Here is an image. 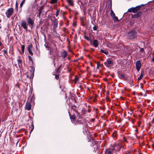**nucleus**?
<instances>
[{
  "instance_id": "obj_42",
  "label": "nucleus",
  "mask_w": 154,
  "mask_h": 154,
  "mask_svg": "<svg viewBox=\"0 0 154 154\" xmlns=\"http://www.w3.org/2000/svg\"><path fill=\"white\" fill-rule=\"evenodd\" d=\"M78 79L76 77H75V79H74V82H75V83L76 82L78 81Z\"/></svg>"
},
{
  "instance_id": "obj_32",
  "label": "nucleus",
  "mask_w": 154,
  "mask_h": 154,
  "mask_svg": "<svg viewBox=\"0 0 154 154\" xmlns=\"http://www.w3.org/2000/svg\"><path fill=\"white\" fill-rule=\"evenodd\" d=\"M54 36L56 37H58L59 36V35L57 33V31L56 32L54 31Z\"/></svg>"
},
{
  "instance_id": "obj_47",
  "label": "nucleus",
  "mask_w": 154,
  "mask_h": 154,
  "mask_svg": "<svg viewBox=\"0 0 154 154\" xmlns=\"http://www.w3.org/2000/svg\"><path fill=\"white\" fill-rule=\"evenodd\" d=\"M72 109H73L74 108H77V106H76L75 105H73L72 106Z\"/></svg>"
},
{
  "instance_id": "obj_50",
  "label": "nucleus",
  "mask_w": 154,
  "mask_h": 154,
  "mask_svg": "<svg viewBox=\"0 0 154 154\" xmlns=\"http://www.w3.org/2000/svg\"><path fill=\"white\" fill-rule=\"evenodd\" d=\"M46 48H48V50H49V49H50V48L49 46H47L46 47Z\"/></svg>"
},
{
  "instance_id": "obj_11",
  "label": "nucleus",
  "mask_w": 154,
  "mask_h": 154,
  "mask_svg": "<svg viewBox=\"0 0 154 154\" xmlns=\"http://www.w3.org/2000/svg\"><path fill=\"white\" fill-rule=\"evenodd\" d=\"M110 14L112 17L113 19L115 22L118 21V18L117 17L115 16V14L113 11L111 10V11Z\"/></svg>"
},
{
  "instance_id": "obj_18",
  "label": "nucleus",
  "mask_w": 154,
  "mask_h": 154,
  "mask_svg": "<svg viewBox=\"0 0 154 154\" xmlns=\"http://www.w3.org/2000/svg\"><path fill=\"white\" fill-rule=\"evenodd\" d=\"M73 111H74L75 112V113L76 114V115L77 117L79 118H82L80 113L76 111L75 109H73Z\"/></svg>"
},
{
  "instance_id": "obj_48",
  "label": "nucleus",
  "mask_w": 154,
  "mask_h": 154,
  "mask_svg": "<svg viewBox=\"0 0 154 154\" xmlns=\"http://www.w3.org/2000/svg\"><path fill=\"white\" fill-rule=\"evenodd\" d=\"M137 95H139L142 96L143 95V93L142 92H140L139 94H137Z\"/></svg>"
},
{
  "instance_id": "obj_14",
  "label": "nucleus",
  "mask_w": 154,
  "mask_h": 154,
  "mask_svg": "<svg viewBox=\"0 0 154 154\" xmlns=\"http://www.w3.org/2000/svg\"><path fill=\"white\" fill-rule=\"evenodd\" d=\"M143 14L142 11H139L136 14H134L132 16V17L134 18H138Z\"/></svg>"
},
{
  "instance_id": "obj_39",
  "label": "nucleus",
  "mask_w": 154,
  "mask_h": 154,
  "mask_svg": "<svg viewBox=\"0 0 154 154\" xmlns=\"http://www.w3.org/2000/svg\"><path fill=\"white\" fill-rule=\"evenodd\" d=\"M55 79L57 80L58 79H59V75H55Z\"/></svg>"
},
{
  "instance_id": "obj_34",
  "label": "nucleus",
  "mask_w": 154,
  "mask_h": 154,
  "mask_svg": "<svg viewBox=\"0 0 154 154\" xmlns=\"http://www.w3.org/2000/svg\"><path fill=\"white\" fill-rule=\"evenodd\" d=\"M21 49L22 52L23 53L25 49V46L24 45H21Z\"/></svg>"
},
{
  "instance_id": "obj_25",
  "label": "nucleus",
  "mask_w": 154,
  "mask_h": 154,
  "mask_svg": "<svg viewBox=\"0 0 154 154\" xmlns=\"http://www.w3.org/2000/svg\"><path fill=\"white\" fill-rule=\"evenodd\" d=\"M112 152L110 149H108L105 152V154H112Z\"/></svg>"
},
{
  "instance_id": "obj_6",
  "label": "nucleus",
  "mask_w": 154,
  "mask_h": 154,
  "mask_svg": "<svg viewBox=\"0 0 154 154\" xmlns=\"http://www.w3.org/2000/svg\"><path fill=\"white\" fill-rule=\"evenodd\" d=\"M14 13V9L13 8H10L8 9L6 12H5V14L6 15V17L8 18H10L11 17V16Z\"/></svg>"
},
{
  "instance_id": "obj_5",
  "label": "nucleus",
  "mask_w": 154,
  "mask_h": 154,
  "mask_svg": "<svg viewBox=\"0 0 154 154\" xmlns=\"http://www.w3.org/2000/svg\"><path fill=\"white\" fill-rule=\"evenodd\" d=\"M28 24L31 28H33V26L34 24V18H32L29 17L26 19Z\"/></svg>"
},
{
  "instance_id": "obj_17",
  "label": "nucleus",
  "mask_w": 154,
  "mask_h": 154,
  "mask_svg": "<svg viewBox=\"0 0 154 154\" xmlns=\"http://www.w3.org/2000/svg\"><path fill=\"white\" fill-rule=\"evenodd\" d=\"M44 5H42L41 6L39 7L37 9L38 12L42 13V11L44 9Z\"/></svg>"
},
{
  "instance_id": "obj_52",
  "label": "nucleus",
  "mask_w": 154,
  "mask_h": 154,
  "mask_svg": "<svg viewBox=\"0 0 154 154\" xmlns=\"http://www.w3.org/2000/svg\"><path fill=\"white\" fill-rule=\"evenodd\" d=\"M19 142V141H18L17 142V143H16V145H17V144Z\"/></svg>"
},
{
  "instance_id": "obj_13",
  "label": "nucleus",
  "mask_w": 154,
  "mask_h": 154,
  "mask_svg": "<svg viewBox=\"0 0 154 154\" xmlns=\"http://www.w3.org/2000/svg\"><path fill=\"white\" fill-rule=\"evenodd\" d=\"M91 44L94 46L95 47H97L99 45L98 41L97 39H94L93 42L90 39Z\"/></svg>"
},
{
  "instance_id": "obj_12",
  "label": "nucleus",
  "mask_w": 154,
  "mask_h": 154,
  "mask_svg": "<svg viewBox=\"0 0 154 154\" xmlns=\"http://www.w3.org/2000/svg\"><path fill=\"white\" fill-rule=\"evenodd\" d=\"M141 65L140 60H138L136 63V69L139 71L141 68Z\"/></svg>"
},
{
  "instance_id": "obj_41",
  "label": "nucleus",
  "mask_w": 154,
  "mask_h": 154,
  "mask_svg": "<svg viewBox=\"0 0 154 154\" xmlns=\"http://www.w3.org/2000/svg\"><path fill=\"white\" fill-rule=\"evenodd\" d=\"M32 9H33V7L31 8V9H30V8H29L28 10V11L29 12V13H30V12L31 11H32Z\"/></svg>"
},
{
  "instance_id": "obj_26",
  "label": "nucleus",
  "mask_w": 154,
  "mask_h": 154,
  "mask_svg": "<svg viewBox=\"0 0 154 154\" xmlns=\"http://www.w3.org/2000/svg\"><path fill=\"white\" fill-rule=\"evenodd\" d=\"M118 76L120 79H122L125 78V76L124 75L122 74H118Z\"/></svg>"
},
{
  "instance_id": "obj_24",
  "label": "nucleus",
  "mask_w": 154,
  "mask_h": 154,
  "mask_svg": "<svg viewBox=\"0 0 154 154\" xmlns=\"http://www.w3.org/2000/svg\"><path fill=\"white\" fill-rule=\"evenodd\" d=\"M69 3V4L72 6L74 5V4L73 2V0H66Z\"/></svg>"
},
{
  "instance_id": "obj_45",
  "label": "nucleus",
  "mask_w": 154,
  "mask_h": 154,
  "mask_svg": "<svg viewBox=\"0 0 154 154\" xmlns=\"http://www.w3.org/2000/svg\"><path fill=\"white\" fill-rule=\"evenodd\" d=\"M59 10H57V11L56 12V17H57L58 16V15H59Z\"/></svg>"
},
{
  "instance_id": "obj_30",
  "label": "nucleus",
  "mask_w": 154,
  "mask_h": 154,
  "mask_svg": "<svg viewBox=\"0 0 154 154\" xmlns=\"http://www.w3.org/2000/svg\"><path fill=\"white\" fill-rule=\"evenodd\" d=\"M117 135V133L116 131H115L113 132L112 135V136L113 137H114Z\"/></svg>"
},
{
  "instance_id": "obj_33",
  "label": "nucleus",
  "mask_w": 154,
  "mask_h": 154,
  "mask_svg": "<svg viewBox=\"0 0 154 154\" xmlns=\"http://www.w3.org/2000/svg\"><path fill=\"white\" fill-rule=\"evenodd\" d=\"M28 58H29V60L32 62V63H33V60L32 57H31L30 56V55H29L28 56Z\"/></svg>"
},
{
  "instance_id": "obj_43",
  "label": "nucleus",
  "mask_w": 154,
  "mask_h": 154,
  "mask_svg": "<svg viewBox=\"0 0 154 154\" xmlns=\"http://www.w3.org/2000/svg\"><path fill=\"white\" fill-rule=\"evenodd\" d=\"M140 51L143 52L144 51V49L143 48H141L140 47Z\"/></svg>"
},
{
  "instance_id": "obj_35",
  "label": "nucleus",
  "mask_w": 154,
  "mask_h": 154,
  "mask_svg": "<svg viewBox=\"0 0 154 154\" xmlns=\"http://www.w3.org/2000/svg\"><path fill=\"white\" fill-rule=\"evenodd\" d=\"M32 46L31 45H28V50H31L32 48Z\"/></svg>"
},
{
  "instance_id": "obj_46",
  "label": "nucleus",
  "mask_w": 154,
  "mask_h": 154,
  "mask_svg": "<svg viewBox=\"0 0 154 154\" xmlns=\"http://www.w3.org/2000/svg\"><path fill=\"white\" fill-rule=\"evenodd\" d=\"M3 51L4 52V54H6V55L8 54V52H7V51H6L5 50H4Z\"/></svg>"
},
{
  "instance_id": "obj_9",
  "label": "nucleus",
  "mask_w": 154,
  "mask_h": 154,
  "mask_svg": "<svg viewBox=\"0 0 154 154\" xmlns=\"http://www.w3.org/2000/svg\"><path fill=\"white\" fill-rule=\"evenodd\" d=\"M69 115L70 116V118L71 120L72 123H74V122L75 121V118H76V115L75 113H74L72 116L71 115V114H70L69 112Z\"/></svg>"
},
{
  "instance_id": "obj_40",
  "label": "nucleus",
  "mask_w": 154,
  "mask_h": 154,
  "mask_svg": "<svg viewBox=\"0 0 154 154\" xmlns=\"http://www.w3.org/2000/svg\"><path fill=\"white\" fill-rule=\"evenodd\" d=\"M41 14H42V13H41L40 12H38V13H37V17H38L39 18H40V15H41Z\"/></svg>"
},
{
  "instance_id": "obj_3",
  "label": "nucleus",
  "mask_w": 154,
  "mask_h": 154,
  "mask_svg": "<svg viewBox=\"0 0 154 154\" xmlns=\"http://www.w3.org/2000/svg\"><path fill=\"white\" fill-rule=\"evenodd\" d=\"M50 55H51L52 56L51 57L52 59L54 60H53V63L54 64V66H55V58L56 57H57L59 55L58 53L57 50H55L54 51H54L53 52H51V50L50 51Z\"/></svg>"
},
{
  "instance_id": "obj_29",
  "label": "nucleus",
  "mask_w": 154,
  "mask_h": 154,
  "mask_svg": "<svg viewBox=\"0 0 154 154\" xmlns=\"http://www.w3.org/2000/svg\"><path fill=\"white\" fill-rule=\"evenodd\" d=\"M26 0H23L22 1L20 5V7L22 8V6L25 3Z\"/></svg>"
},
{
  "instance_id": "obj_16",
  "label": "nucleus",
  "mask_w": 154,
  "mask_h": 154,
  "mask_svg": "<svg viewBox=\"0 0 154 154\" xmlns=\"http://www.w3.org/2000/svg\"><path fill=\"white\" fill-rule=\"evenodd\" d=\"M31 108V104L29 102H27L25 104V109L27 110H30Z\"/></svg>"
},
{
  "instance_id": "obj_2",
  "label": "nucleus",
  "mask_w": 154,
  "mask_h": 154,
  "mask_svg": "<svg viewBox=\"0 0 154 154\" xmlns=\"http://www.w3.org/2000/svg\"><path fill=\"white\" fill-rule=\"evenodd\" d=\"M127 37L129 39H133L137 37V32L135 30H131L128 32Z\"/></svg>"
},
{
  "instance_id": "obj_22",
  "label": "nucleus",
  "mask_w": 154,
  "mask_h": 154,
  "mask_svg": "<svg viewBox=\"0 0 154 154\" xmlns=\"http://www.w3.org/2000/svg\"><path fill=\"white\" fill-rule=\"evenodd\" d=\"M144 73V72L143 71L141 72L140 75V76L138 78L137 80L138 81L140 80L143 78V75Z\"/></svg>"
},
{
  "instance_id": "obj_51",
  "label": "nucleus",
  "mask_w": 154,
  "mask_h": 154,
  "mask_svg": "<svg viewBox=\"0 0 154 154\" xmlns=\"http://www.w3.org/2000/svg\"><path fill=\"white\" fill-rule=\"evenodd\" d=\"M146 96V94H145L144 95V96L145 97V96Z\"/></svg>"
},
{
  "instance_id": "obj_8",
  "label": "nucleus",
  "mask_w": 154,
  "mask_h": 154,
  "mask_svg": "<svg viewBox=\"0 0 154 154\" xmlns=\"http://www.w3.org/2000/svg\"><path fill=\"white\" fill-rule=\"evenodd\" d=\"M28 25L26 21L25 20H22L20 23V25L23 29L26 30L27 29V26Z\"/></svg>"
},
{
  "instance_id": "obj_4",
  "label": "nucleus",
  "mask_w": 154,
  "mask_h": 154,
  "mask_svg": "<svg viewBox=\"0 0 154 154\" xmlns=\"http://www.w3.org/2000/svg\"><path fill=\"white\" fill-rule=\"evenodd\" d=\"M86 123V119L82 118H78L74 122L73 124L75 125L82 124L83 125Z\"/></svg>"
},
{
  "instance_id": "obj_44",
  "label": "nucleus",
  "mask_w": 154,
  "mask_h": 154,
  "mask_svg": "<svg viewBox=\"0 0 154 154\" xmlns=\"http://www.w3.org/2000/svg\"><path fill=\"white\" fill-rule=\"evenodd\" d=\"M97 27L96 26L94 25V26L93 27V29L94 30H97Z\"/></svg>"
},
{
  "instance_id": "obj_27",
  "label": "nucleus",
  "mask_w": 154,
  "mask_h": 154,
  "mask_svg": "<svg viewBox=\"0 0 154 154\" xmlns=\"http://www.w3.org/2000/svg\"><path fill=\"white\" fill-rule=\"evenodd\" d=\"M100 51L101 52L104 53L106 55H107L109 53L108 51L106 50H104L102 49H101L100 50Z\"/></svg>"
},
{
  "instance_id": "obj_28",
  "label": "nucleus",
  "mask_w": 154,
  "mask_h": 154,
  "mask_svg": "<svg viewBox=\"0 0 154 154\" xmlns=\"http://www.w3.org/2000/svg\"><path fill=\"white\" fill-rule=\"evenodd\" d=\"M58 0H51L50 2V3L53 4L57 3Z\"/></svg>"
},
{
  "instance_id": "obj_10",
  "label": "nucleus",
  "mask_w": 154,
  "mask_h": 154,
  "mask_svg": "<svg viewBox=\"0 0 154 154\" xmlns=\"http://www.w3.org/2000/svg\"><path fill=\"white\" fill-rule=\"evenodd\" d=\"M58 25V20L54 17V22L53 25V31L56 32V29Z\"/></svg>"
},
{
  "instance_id": "obj_49",
  "label": "nucleus",
  "mask_w": 154,
  "mask_h": 154,
  "mask_svg": "<svg viewBox=\"0 0 154 154\" xmlns=\"http://www.w3.org/2000/svg\"><path fill=\"white\" fill-rule=\"evenodd\" d=\"M116 150V148L114 147H112L111 149V150L112 151H113L114 150Z\"/></svg>"
},
{
  "instance_id": "obj_19",
  "label": "nucleus",
  "mask_w": 154,
  "mask_h": 154,
  "mask_svg": "<svg viewBox=\"0 0 154 154\" xmlns=\"http://www.w3.org/2000/svg\"><path fill=\"white\" fill-rule=\"evenodd\" d=\"M62 64H61L59 66V67L56 70V73L57 74H60V70H61V68L62 67Z\"/></svg>"
},
{
  "instance_id": "obj_21",
  "label": "nucleus",
  "mask_w": 154,
  "mask_h": 154,
  "mask_svg": "<svg viewBox=\"0 0 154 154\" xmlns=\"http://www.w3.org/2000/svg\"><path fill=\"white\" fill-rule=\"evenodd\" d=\"M18 63V66H20V64L22 65V60L20 57L19 56L18 57V59L17 60Z\"/></svg>"
},
{
  "instance_id": "obj_37",
  "label": "nucleus",
  "mask_w": 154,
  "mask_h": 154,
  "mask_svg": "<svg viewBox=\"0 0 154 154\" xmlns=\"http://www.w3.org/2000/svg\"><path fill=\"white\" fill-rule=\"evenodd\" d=\"M84 38L87 40L88 41H89L90 40L89 38H88L87 36L85 35L84 36Z\"/></svg>"
},
{
  "instance_id": "obj_36",
  "label": "nucleus",
  "mask_w": 154,
  "mask_h": 154,
  "mask_svg": "<svg viewBox=\"0 0 154 154\" xmlns=\"http://www.w3.org/2000/svg\"><path fill=\"white\" fill-rule=\"evenodd\" d=\"M29 51V54L32 56L33 55V53L32 52L31 50H28Z\"/></svg>"
},
{
  "instance_id": "obj_38",
  "label": "nucleus",
  "mask_w": 154,
  "mask_h": 154,
  "mask_svg": "<svg viewBox=\"0 0 154 154\" xmlns=\"http://www.w3.org/2000/svg\"><path fill=\"white\" fill-rule=\"evenodd\" d=\"M31 126L32 128H31V129L30 131V133H31V132L33 130L34 128V125L33 124H32V125H31Z\"/></svg>"
},
{
  "instance_id": "obj_1",
  "label": "nucleus",
  "mask_w": 154,
  "mask_h": 154,
  "mask_svg": "<svg viewBox=\"0 0 154 154\" xmlns=\"http://www.w3.org/2000/svg\"><path fill=\"white\" fill-rule=\"evenodd\" d=\"M146 4H141L140 5L137 6L135 7H132L130 8L128 10V12H129L136 13L140 10L143 6Z\"/></svg>"
},
{
  "instance_id": "obj_31",
  "label": "nucleus",
  "mask_w": 154,
  "mask_h": 154,
  "mask_svg": "<svg viewBox=\"0 0 154 154\" xmlns=\"http://www.w3.org/2000/svg\"><path fill=\"white\" fill-rule=\"evenodd\" d=\"M18 4L17 2V0L15 4V9L16 11H18Z\"/></svg>"
},
{
  "instance_id": "obj_7",
  "label": "nucleus",
  "mask_w": 154,
  "mask_h": 154,
  "mask_svg": "<svg viewBox=\"0 0 154 154\" xmlns=\"http://www.w3.org/2000/svg\"><path fill=\"white\" fill-rule=\"evenodd\" d=\"M104 64L107 68H110L111 66V65L113 64V62L110 59H107L106 60V61L104 62Z\"/></svg>"
},
{
  "instance_id": "obj_53",
  "label": "nucleus",
  "mask_w": 154,
  "mask_h": 154,
  "mask_svg": "<svg viewBox=\"0 0 154 154\" xmlns=\"http://www.w3.org/2000/svg\"><path fill=\"white\" fill-rule=\"evenodd\" d=\"M66 8H68V6H66Z\"/></svg>"
},
{
  "instance_id": "obj_20",
  "label": "nucleus",
  "mask_w": 154,
  "mask_h": 154,
  "mask_svg": "<svg viewBox=\"0 0 154 154\" xmlns=\"http://www.w3.org/2000/svg\"><path fill=\"white\" fill-rule=\"evenodd\" d=\"M61 55L62 57H63V58H64L67 55V52L65 51H64L63 52V53L61 54Z\"/></svg>"
},
{
  "instance_id": "obj_23",
  "label": "nucleus",
  "mask_w": 154,
  "mask_h": 154,
  "mask_svg": "<svg viewBox=\"0 0 154 154\" xmlns=\"http://www.w3.org/2000/svg\"><path fill=\"white\" fill-rule=\"evenodd\" d=\"M112 147H114V148H116V147H117V148L118 149V150L119 151V150L121 148V147L119 145H118L116 144H114L112 146Z\"/></svg>"
},
{
  "instance_id": "obj_15",
  "label": "nucleus",
  "mask_w": 154,
  "mask_h": 154,
  "mask_svg": "<svg viewBox=\"0 0 154 154\" xmlns=\"http://www.w3.org/2000/svg\"><path fill=\"white\" fill-rule=\"evenodd\" d=\"M31 69L30 71V72L31 74V75L30 77H29V75L27 74L26 77L28 78H29L30 79L33 78L34 75V72L35 71V69L33 67H31Z\"/></svg>"
}]
</instances>
